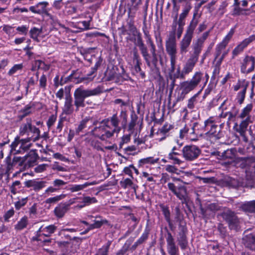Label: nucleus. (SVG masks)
Segmentation results:
<instances>
[{
  "instance_id": "1",
  "label": "nucleus",
  "mask_w": 255,
  "mask_h": 255,
  "mask_svg": "<svg viewBox=\"0 0 255 255\" xmlns=\"http://www.w3.org/2000/svg\"><path fill=\"white\" fill-rule=\"evenodd\" d=\"M19 134L21 135L26 134L30 136L20 140L15 139L12 142L11 150H15L16 153L27 150L31 146V144L29 143V141L30 140L34 141L39 139L40 130L37 128L32 125L31 121L29 120L26 123L21 125L19 128Z\"/></svg>"
},
{
  "instance_id": "2",
  "label": "nucleus",
  "mask_w": 255,
  "mask_h": 255,
  "mask_svg": "<svg viewBox=\"0 0 255 255\" xmlns=\"http://www.w3.org/2000/svg\"><path fill=\"white\" fill-rule=\"evenodd\" d=\"M194 18L195 15L188 26L183 38L180 42V52L181 54H184L187 52L188 48L191 42L194 31L197 25L198 21L195 20Z\"/></svg>"
},
{
  "instance_id": "3",
  "label": "nucleus",
  "mask_w": 255,
  "mask_h": 255,
  "mask_svg": "<svg viewBox=\"0 0 255 255\" xmlns=\"http://www.w3.org/2000/svg\"><path fill=\"white\" fill-rule=\"evenodd\" d=\"M96 202H97V200L95 197L84 196L83 197H77L70 199L67 202L64 203V204L66 205L68 209L72 205L76 204V205L73 207V209L74 210H80L85 206H89Z\"/></svg>"
},
{
  "instance_id": "4",
  "label": "nucleus",
  "mask_w": 255,
  "mask_h": 255,
  "mask_svg": "<svg viewBox=\"0 0 255 255\" xmlns=\"http://www.w3.org/2000/svg\"><path fill=\"white\" fill-rule=\"evenodd\" d=\"M92 132L94 135L102 140H106L114 135L116 132L108 125L103 121L100 126L96 127L92 130Z\"/></svg>"
},
{
  "instance_id": "5",
  "label": "nucleus",
  "mask_w": 255,
  "mask_h": 255,
  "mask_svg": "<svg viewBox=\"0 0 255 255\" xmlns=\"http://www.w3.org/2000/svg\"><path fill=\"white\" fill-rule=\"evenodd\" d=\"M57 227L55 224L49 225L47 226H42L36 232V236L33 237V240L37 241H42L45 243L51 242L50 239H45L42 240V236L49 237L53 234L57 230Z\"/></svg>"
},
{
  "instance_id": "6",
  "label": "nucleus",
  "mask_w": 255,
  "mask_h": 255,
  "mask_svg": "<svg viewBox=\"0 0 255 255\" xmlns=\"http://www.w3.org/2000/svg\"><path fill=\"white\" fill-rule=\"evenodd\" d=\"M218 126L216 125L212 118H210L205 121L204 131L206 137L211 140L220 138L219 132L217 130Z\"/></svg>"
},
{
  "instance_id": "7",
  "label": "nucleus",
  "mask_w": 255,
  "mask_h": 255,
  "mask_svg": "<svg viewBox=\"0 0 255 255\" xmlns=\"http://www.w3.org/2000/svg\"><path fill=\"white\" fill-rule=\"evenodd\" d=\"M198 60L197 55L191 56L187 61L184 65L181 72L180 71L179 68L177 70V74L176 76L177 78H184L185 75L191 72Z\"/></svg>"
},
{
  "instance_id": "8",
  "label": "nucleus",
  "mask_w": 255,
  "mask_h": 255,
  "mask_svg": "<svg viewBox=\"0 0 255 255\" xmlns=\"http://www.w3.org/2000/svg\"><path fill=\"white\" fill-rule=\"evenodd\" d=\"M182 152L183 157L186 160L192 161L198 157L201 150L197 146L192 145L185 146Z\"/></svg>"
},
{
  "instance_id": "9",
  "label": "nucleus",
  "mask_w": 255,
  "mask_h": 255,
  "mask_svg": "<svg viewBox=\"0 0 255 255\" xmlns=\"http://www.w3.org/2000/svg\"><path fill=\"white\" fill-rule=\"evenodd\" d=\"M166 50L170 57L171 68L174 69L177 59L176 43L174 38H170L166 41Z\"/></svg>"
},
{
  "instance_id": "10",
  "label": "nucleus",
  "mask_w": 255,
  "mask_h": 255,
  "mask_svg": "<svg viewBox=\"0 0 255 255\" xmlns=\"http://www.w3.org/2000/svg\"><path fill=\"white\" fill-rule=\"evenodd\" d=\"M6 163V172L9 174L15 168L19 170L25 169L23 164V160L21 157H14L12 162L10 161V157L8 156L5 159Z\"/></svg>"
},
{
  "instance_id": "11",
  "label": "nucleus",
  "mask_w": 255,
  "mask_h": 255,
  "mask_svg": "<svg viewBox=\"0 0 255 255\" xmlns=\"http://www.w3.org/2000/svg\"><path fill=\"white\" fill-rule=\"evenodd\" d=\"M255 58L251 56H247L241 63V71L243 73H249L255 69Z\"/></svg>"
},
{
  "instance_id": "12",
  "label": "nucleus",
  "mask_w": 255,
  "mask_h": 255,
  "mask_svg": "<svg viewBox=\"0 0 255 255\" xmlns=\"http://www.w3.org/2000/svg\"><path fill=\"white\" fill-rule=\"evenodd\" d=\"M221 216L229 224L231 229L236 227L238 220L235 213L231 210H228L221 214Z\"/></svg>"
},
{
  "instance_id": "13",
  "label": "nucleus",
  "mask_w": 255,
  "mask_h": 255,
  "mask_svg": "<svg viewBox=\"0 0 255 255\" xmlns=\"http://www.w3.org/2000/svg\"><path fill=\"white\" fill-rule=\"evenodd\" d=\"M166 242L167 250L169 255H178V249L176 246L174 239L170 232L167 233Z\"/></svg>"
},
{
  "instance_id": "14",
  "label": "nucleus",
  "mask_w": 255,
  "mask_h": 255,
  "mask_svg": "<svg viewBox=\"0 0 255 255\" xmlns=\"http://www.w3.org/2000/svg\"><path fill=\"white\" fill-rule=\"evenodd\" d=\"M37 157V154L35 151L30 150L27 155L21 157L24 167L27 168L33 166L36 161Z\"/></svg>"
},
{
  "instance_id": "15",
  "label": "nucleus",
  "mask_w": 255,
  "mask_h": 255,
  "mask_svg": "<svg viewBox=\"0 0 255 255\" xmlns=\"http://www.w3.org/2000/svg\"><path fill=\"white\" fill-rule=\"evenodd\" d=\"M255 39L254 36H251L249 37L244 39L237 46H236L232 52L233 58L237 56L239 53L243 51L244 49L252 41Z\"/></svg>"
},
{
  "instance_id": "16",
  "label": "nucleus",
  "mask_w": 255,
  "mask_h": 255,
  "mask_svg": "<svg viewBox=\"0 0 255 255\" xmlns=\"http://www.w3.org/2000/svg\"><path fill=\"white\" fill-rule=\"evenodd\" d=\"M168 189L171 190L180 200H183L185 198V193L186 192L185 188L184 186H179L176 188L175 185L173 183H168L167 184Z\"/></svg>"
},
{
  "instance_id": "17",
  "label": "nucleus",
  "mask_w": 255,
  "mask_h": 255,
  "mask_svg": "<svg viewBox=\"0 0 255 255\" xmlns=\"http://www.w3.org/2000/svg\"><path fill=\"white\" fill-rule=\"evenodd\" d=\"M102 93V90L99 87L92 91L86 90L83 87H80L75 91L74 96H94L100 94Z\"/></svg>"
},
{
  "instance_id": "18",
  "label": "nucleus",
  "mask_w": 255,
  "mask_h": 255,
  "mask_svg": "<svg viewBox=\"0 0 255 255\" xmlns=\"http://www.w3.org/2000/svg\"><path fill=\"white\" fill-rule=\"evenodd\" d=\"M88 218L92 219L94 218V217L93 216H89ZM95 218V219L93 221V223L89 225V227L88 228V231L100 228L103 226V225L107 224L108 223V221L106 219H102L100 216H96Z\"/></svg>"
},
{
  "instance_id": "19",
  "label": "nucleus",
  "mask_w": 255,
  "mask_h": 255,
  "mask_svg": "<svg viewBox=\"0 0 255 255\" xmlns=\"http://www.w3.org/2000/svg\"><path fill=\"white\" fill-rule=\"evenodd\" d=\"M207 76V79H205L202 72H196L190 81L196 88L201 83H203V85L205 86L208 81V76Z\"/></svg>"
},
{
  "instance_id": "20",
  "label": "nucleus",
  "mask_w": 255,
  "mask_h": 255,
  "mask_svg": "<svg viewBox=\"0 0 255 255\" xmlns=\"http://www.w3.org/2000/svg\"><path fill=\"white\" fill-rule=\"evenodd\" d=\"M249 83L246 80H240L238 83L234 86V90L239 91V96H245L246 91Z\"/></svg>"
},
{
  "instance_id": "21",
  "label": "nucleus",
  "mask_w": 255,
  "mask_h": 255,
  "mask_svg": "<svg viewBox=\"0 0 255 255\" xmlns=\"http://www.w3.org/2000/svg\"><path fill=\"white\" fill-rule=\"evenodd\" d=\"M48 5L47 1L40 2L29 7V10L34 13L41 14L46 11V7Z\"/></svg>"
},
{
  "instance_id": "22",
  "label": "nucleus",
  "mask_w": 255,
  "mask_h": 255,
  "mask_svg": "<svg viewBox=\"0 0 255 255\" xmlns=\"http://www.w3.org/2000/svg\"><path fill=\"white\" fill-rule=\"evenodd\" d=\"M107 125L113 129L116 132H119L120 130L119 125V120L116 115H114L110 119H108L107 120H103Z\"/></svg>"
},
{
  "instance_id": "23",
  "label": "nucleus",
  "mask_w": 255,
  "mask_h": 255,
  "mask_svg": "<svg viewBox=\"0 0 255 255\" xmlns=\"http://www.w3.org/2000/svg\"><path fill=\"white\" fill-rule=\"evenodd\" d=\"M46 182L43 180H29L27 182L26 186L31 187L35 191H38L46 186Z\"/></svg>"
},
{
  "instance_id": "24",
  "label": "nucleus",
  "mask_w": 255,
  "mask_h": 255,
  "mask_svg": "<svg viewBox=\"0 0 255 255\" xmlns=\"http://www.w3.org/2000/svg\"><path fill=\"white\" fill-rule=\"evenodd\" d=\"M159 160V158H154L152 156H149L146 158L140 159L138 161V166L139 167L143 168L147 164L154 165L157 163Z\"/></svg>"
},
{
  "instance_id": "25",
  "label": "nucleus",
  "mask_w": 255,
  "mask_h": 255,
  "mask_svg": "<svg viewBox=\"0 0 255 255\" xmlns=\"http://www.w3.org/2000/svg\"><path fill=\"white\" fill-rule=\"evenodd\" d=\"M180 86L182 94L184 95L188 94L190 91L196 88L190 81H186L181 83Z\"/></svg>"
},
{
  "instance_id": "26",
  "label": "nucleus",
  "mask_w": 255,
  "mask_h": 255,
  "mask_svg": "<svg viewBox=\"0 0 255 255\" xmlns=\"http://www.w3.org/2000/svg\"><path fill=\"white\" fill-rule=\"evenodd\" d=\"M68 208L64 203H60L56 206L54 210V215L58 218L63 217L68 211Z\"/></svg>"
},
{
  "instance_id": "27",
  "label": "nucleus",
  "mask_w": 255,
  "mask_h": 255,
  "mask_svg": "<svg viewBox=\"0 0 255 255\" xmlns=\"http://www.w3.org/2000/svg\"><path fill=\"white\" fill-rule=\"evenodd\" d=\"M173 128V126L169 124H165L160 128L158 130L159 133L162 134L163 136L160 138H158L159 141H162L165 139L167 133Z\"/></svg>"
},
{
  "instance_id": "28",
  "label": "nucleus",
  "mask_w": 255,
  "mask_h": 255,
  "mask_svg": "<svg viewBox=\"0 0 255 255\" xmlns=\"http://www.w3.org/2000/svg\"><path fill=\"white\" fill-rule=\"evenodd\" d=\"M95 184V182H87L83 184L72 185L69 187V190L72 192H76L83 190L89 186Z\"/></svg>"
},
{
  "instance_id": "29",
  "label": "nucleus",
  "mask_w": 255,
  "mask_h": 255,
  "mask_svg": "<svg viewBox=\"0 0 255 255\" xmlns=\"http://www.w3.org/2000/svg\"><path fill=\"white\" fill-rule=\"evenodd\" d=\"M245 245L250 249L255 251V235L250 234L244 239Z\"/></svg>"
},
{
  "instance_id": "30",
  "label": "nucleus",
  "mask_w": 255,
  "mask_h": 255,
  "mask_svg": "<svg viewBox=\"0 0 255 255\" xmlns=\"http://www.w3.org/2000/svg\"><path fill=\"white\" fill-rule=\"evenodd\" d=\"M159 206L161 209V211L164 216L165 220L168 223L169 226L171 227L172 223L170 219V212L168 207L162 204H160Z\"/></svg>"
},
{
  "instance_id": "31",
  "label": "nucleus",
  "mask_w": 255,
  "mask_h": 255,
  "mask_svg": "<svg viewBox=\"0 0 255 255\" xmlns=\"http://www.w3.org/2000/svg\"><path fill=\"white\" fill-rule=\"evenodd\" d=\"M178 244L182 250H185L188 245L186 236L184 232H180L177 239Z\"/></svg>"
},
{
  "instance_id": "32",
  "label": "nucleus",
  "mask_w": 255,
  "mask_h": 255,
  "mask_svg": "<svg viewBox=\"0 0 255 255\" xmlns=\"http://www.w3.org/2000/svg\"><path fill=\"white\" fill-rule=\"evenodd\" d=\"M71 97H66V100L63 110V114L66 115H70L73 112L72 105L71 104Z\"/></svg>"
},
{
  "instance_id": "33",
  "label": "nucleus",
  "mask_w": 255,
  "mask_h": 255,
  "mask_svg": "<svg viewBox=\"0 0 255 255\" xmlns=\"http://www.w3.org/2000/svg\"><path fill=\"white\" fill-rule=\"evenodd\" d=\"M28 223V220L27 217H22L14 226V229L16 231H21L26 228Z\"/></svg>"
},
{
  "instance_id": "34",
  "label": "nucleus",
  "mask_w": 255,
  "mask_h": 255,
  "mask_svg": "<svg viewBox=\"0 0 255 255\" xmlns=\"http://www.w3.org/2000/svg\"><path fill=\"white\" fill-rule=\"evenodd\" d=\"M67 81H70L76 83H79L82 82L84 80L89 79L90 80L93 79L91 78H82L79 79V77L77 75L76 72L73 71L71 74H70L67 78Z\"/></svg>"
},
{
  "instance_id": "35",
  "label": "nucleus",
  "mask_w": 255,
  "mask_h": 255,
  "mask_svg": "<svg viewBox=\"0 0 255 255\" xmlns=\"http://www.w3.org/2000/svg\"><path fill=\"white\" fill-rule=\"evenodd\" d=\"M243 210L248 212H255V201L248 202L242 205Z\"/></svg>"
},
{
  "instance_id": "36",
  "label": "nucleus",
  "mask_w": 255,
  "mask_h": 255,
  "mask_svg": "<svg viewBox=\"0 0 255 255\" xmlns=\"http://www.w3.org/2000/svg\"><path fill=\"white\" fill-rule=\"evenodd\" d=\"M250 120V117H248L245 120H243L240 124L239 128L237 129V131L239 132L241 135L243 134L246 132V129L249 124Z\"/></svg>"
},
{
  "instance_id": "37",
  "label": "nucleus",
  "mask_w": 255,
  "mask_h": 255,
  "mask_svg": "<svg viewBox=\"0 0 255 255\" xmlns=\"http://www.w3.org/2000/svg\"><path fill=\"white\" fill-rule=\"evenodd\" d=\"M30 37L34 40L39 42L38 36L42 33V28H37L36 27L32 28L30 31Z\"/></svg>"
},
{
  "instance_id": "38",
  "label": "nucleus",
  "mask_w": 255,
  "mask_h": 255,
  "mask_svg": "<svg viewBox=\"0 0 255 255\" xmlns=\"http://www.w3.org/2000/svg\"><path fill=\"white\" fill-rule=\"evenodd\" d=\"M196 126H197V124L194 123V126L190 129L187 127H185L184 128L181 129L180 130V137L181 138H183L185 134L188 132H189L190 134L194 133Z\"/></svg>"
},
{
  "instance_id": "39",
  "label": "nucleus",
  "mask_w": 255,
  "mask_h": 255,
  "mask_svg": "<svg viewBox=\"0 0 255 255\" xmlns=\"http://www.w3.org/2000/svg\"><path fill=\"white\" fill-rule=\"evenodd\" d=\"M65 197H66V195L62 194L59 195H57V196L53 197H50V198H47L45 202L47 204L55 203H56V202L60 201L61 200L63 199Z\"/></svg>"
},
{
  "instance_id": "40",
  "label": "nucleus",
  "mask_w": 255,
  "mask_h": 255,
  "mask_svg": "<svg viewBox=\"0 0 255 255\" xmlns=\"http://www.w3.org/2000/svg\"><path fill=\"white\" fill-rule=\"evenodd\" d=\"M120 185L122 187L126 189L128 187L134 188V184L130 178H126L121 181Z\"/></svg>"
},
{
  "instance_id": "41",
  "label": "nucleus",
  "mask_w": 255,
  "mask_h": 255,
  "mask_svg": "<svg viewBox=\"0 0 255 255\" xmlns=\"http://www.w3.org/2000/svg\"><path fill=\"white\" fill-rule=\"evenodd\" d=\"M142 177L146 179V183H151L153 184H155L156 180L154 179V176L156 177V175L150 174L146 172H142Z\"/></svg>"
},
{
  "instance_id": "42",
  "label": "nucleus",
  "mask_w": 255,
  "mask_h": 255,
  "mask_svg": "<svg viewBox=\"0 0 255 255\" xmlns=\"http://www.w3.org/2000/svg\"><path fill=\"white\" fill-rule=\"evenodd\" d=\"M253 109V106L252 104H248L247 106L243 109L241 114L239 116V117L241 119H244L246 117H249V115L250 112L252 111Z\"/></svg>"
},
{
  "instance_id": "43",
  "label": "nucleus",
  "mask_w": 255,
  "mask_h": 255,
  "mask_svg": "<svg viewBox=\"0 0 255 255\" xmlns=\"http://www.w3.org/2000/svg\"><path fill=\"white\" fill-rule=\"evenodd\" d=\"M71 89V87L70 86H65L63 88H61L58 91L56 96H69Z\"/></svg>"
},
{
  "instance_id": "44",
  "label": "nucleus",
  "mask_w": 255,
  "mask_h": 255,
  "mask_svg": "<svg viewBox=\"0 0 255 255\" xmlns=\"http://www.w3.org/2000/svg\"><path fill=\"white\" fill-rule=\"evenodd\" d=\"M179 100L180 99L177 97H168L167 101L168 107L170 109L174 108Z\"/></svg>"
},
{
  "instance_id": "45",
  "label": "nucleus",
  "mask_w": 255,
  "mask_h": 255,
  "mask_svg": "<svg viewBox=\"0 0 255 255\" xmlns=\"http://www.w3.org/2000/svg\"><path fill=\"white\" fill-rule=\"evenodd\" d=\"M111 242L109 241L106 245L103 246L99 250L96 255H107Z\"/></svg>"
},
{
  "instance_id": "46",
  "label": "nucleus",
  "mask_w": 255,
  "mask_h": 255,
  "mask_svg": "<svg viewBox=\"0 0 255 255\" xmlns=\"http://www.w3.org/2000/svg\"><path fill=\"white\" fill-rule=\"evenodd\" d=\"M89 120V119L86 117L80 122L78 128L76 129V132L77 134H79L81 131H82L83 129L86 127L87 123Z\"/></svg>"
},
{
  "instance_id": "47",
  "label": "nucleus",
  "mask_w": 255,
  "mask_h": 255,
  "mask_svg": "<svg viewBox=\"0 0 255 255\" xmlns=\"http://www.w3.org/2000/svg\"><path fill=\"white\" fill-rule=\"evenodd\" d=\"M23 66L22 64H18L14 65L8 72L9 75H12L16 73L17 71L21 70Z\"/></svg>"
},
{
  "instance_id": "48",
  "label": "nucleus",
  "mask_w": 255,
  "mask_h": 255,
  "mask_svg": "<svg viewBox=\"0 0 255 255\" xmlns=\"http://www.w3.org/2000/svg\"><path fill=\"white\" fill-rule=\"evenodd\" d=\"M235 156V150L233 149H227L223 153V156L225 158L233 159Z\"/></svg>"
},
{
  "instance_id": "49",
  "label": "nucleus",
  "mask_w": 255,
  "mask_h": 255,
  "mask_svg": "<svg viewBox=\"0 0 255 255\" xmlns=\"http://www.w3.org/2000/svg\"><path fill=\"white\" fill-rule=\"evenodd\" d=\"M149 231L147 230H144L141 237L136 241V244H141L148 238Z\"/></svg>"
},
{
  "instance_id": "50",
  "label": "nucleus",
  "mask_w": 255,
  "mask_h": 255,
  "mask_svg": "<svg viewBox=\"0 0 255 255\" xmlns=\"http://www.w3.org/2000/svg\"><path fill=\"white\" fill-rule=\"evenodd\" d=\"M85 97H75V104L77 107H84V98Z\"/></svg>"
},
{
  "instance_id": "51",
  "label": "nucleus",
  "mask_w": 255,
  "mask_h": 255,
  "mask_svg": "<svg viewBox=\"0 0 255 255\" xmlns=\"http://www.w3.org/2000/svg\"><path fill=\"white\" fill-rule=\"evenodd\" d=\"M168 157L169 159L173 160V163L175 164L180 165L183 163L181 160L179 159L175 156H174L173 153H169Z\"/></svg>"
},
{
  "instance_id": "52",
  "label": "nucleus",
  "mask_w": 255,
  "mask_h": 255,
  "mask_svg": "<svg viewBox=\"0 0 255 255\" xmlns=\"http://www.w3.org/2000/svg\"><path fill=\"white\" fill-rule=\"evenodd\" d=\"M20 113L21 114L20 117L22 118H24L31 113V107L30 106H26L24 109L21 110Z\"/></svg>"
},
{
  "instance_id": "53",
  "label": "nucleus",
  "mask_w": 255,
  "mask_h": 255,
  "mask_svg": "<svg viewBox=\"0 0 255 255\" xmlns=\"http://www.w3.org/2000/svg\"><path fill=\"white\" fill-rule=\"evenodd\" d=\"M140 51H141V54H142L143 57H144V60H145L146 62L147 63V64L148 66H149L150 63V56L148 54L147 48H145Z\"/></svg>"
},
{
  "instance_id": "54",
  "label": "nucleus",
  "mask_w": 255,
  "mask_h": 255,
  "mask_svg": "<svg viewBox=\"0 0 255 255\" xmlns=\"http://www.w3.org/2000/svg\"><path fill=\"white\" fill-rule=\"evenodd\" d=\"M136 35H137V36L136 44L139 47L140 50H141L146 48L145 46V45L142 40L140 33L139 32V33H137Z\"/></svg>"
},
{
  "instance_id": "55",
  "label": "nucleus",
  "mask_w": 255,
  "mask_h": 255,
  "mask_svg": "<svg viewBox=\"0 0 255 255\" xmlns=\"http://www.w3.org/2000/svg\"><path fill=\"white\" fill-rule=\"evenodd\" d=\"M65 184H66L65 182H64L62 180L59 179H55L53 182V185L54 187L55 188H59V189L60 188V187L61 186H64Z\"/></svg>"
},
{
  "instance_id": "56",
  "label": "nucleus",
  "mask_w": 255,
  "mask_h": 255,
  "mask_svg": "<svg viewBox=\"0 0 255 255\" xmlns=\"http://www.w3.org/2000/svg\"><path fill=\"white\" fill-rule=\"evenodd\" d=\"M235 32L234 28H231L227 35L224 37L223 39V41L228 44L231 39L233 37L234 33Z\"/></svg>"
},
{
  "instance_id": "57",
  "label": "nucleus",
  "mask_w": 255,
  "mask_h": 255,
  "mask_svg": "<svg viewBox=\"0 0 255 255\" xmlns=\"http://www.w3.org/2000/svg\"><path fill=\"white\" fill-rule=\"evenodd\" d=\"M190 9H191L190 6H187V7H186L185 8H184L183 9L182 12L180 14L179 20H181L184 19L186 17V16L188 15Z\"/></svg>"
},
{
  "instance_id": "58",
  "label": "nucleus",
  "mask_w": 255,
  "mask_h": 255,
  "mask_svg": "<svg viewBox=\"0 0 255 255\" xmlns=\"http://www.w3.org/2000/svg\"><path fill=\"white\" fill-rule=\"evenodd\" d=\"M28 27L26 25H21L16 28V30L21 34L26 35L28 31Z\"/></svg>"
},
{
  "instance_id": "59",
  "label": "nucleus",
  "mask_w": 255,
  "mask_h": 255,
  "mask_svg": "<svg viewBox=\"0 0 255 255\" xmlns=\"http://www.w3.org/2000/svg\"><path fill=\"white\" fill-rule=\"evenodd\" d=\"M59 190V188H55L54 187L50 186L48 187L44 192L45 196H49L51 193L55 192Z\"/></svg>"
},
{
  "instance_id": "60",
  "label": "nucleus",
  "mask_w": 255,
  "mask_h": 255,
  "mask_svg": "<svg viewBox=\"0 0 255 255\" xmlns=\"http://www.w3.org/2000/svg\"><path fill=\"white\" fill-rule=\"evenodd\" d=\"M165 169L166 171L171 173H176L178 171L177 168L172 165H166Z\"/></svg>"
},
{
  "instance_id": "61",
  "label": "nucleus",
  "mask_w": 255,
  "mask_h": 255,
  "mask_svg": "<svg viewBox=\"0 0 255 255\" xmlns=\"http://www.w3.org/2000/svg\"><path fill=\"white\" fill-rule=\"evenodd\" d=\"M196 104V97H192L188 102L187 107L190 109L194 108Z\"/></svg>"
},
{
  "instance_id": "62",
  "label": "nucleus",
  "mask_w": 255,
  "mask_h": 255,
  "mask_svg": "<svg viewBox=\"0 0 255 255\" xmlns=\"http://www.w3.org/2000/svg\"><path fill=\"white\" fill-rule=\"evenodd\" d=\"M26 203V199H22L15 203V207L16 209L19 210L22 206H24Z\"/></svg>"
},
{
  "instance_id": "63",
  "label": "nucleus",
  "mask_w": 255,
  "mask_h": 255,
  "mask_svg": "<svg viewBox=\"0 0 255 255\" xmlns=\"http://www.w3.org/2000/svg\"><path fill=\"white\" fill-rule=\"evenodd\" d=\"M202 44H200V42H198V41L195 43L194 45V55H197L198 56L199 53L201 51V47Z\"/></svg>"
},
{
  "instance_id": "64",
  "label": "nucleus",
  "mask_w": 255,
  "mask_h": 255,
  "mask_svg": "<svg viewBox=\"0 0 255 255\" xmlns=\"http://www.w3.org/2000/svg\"><path fill=\"white\" fill-rule=\"evenodd\" d=\"M227 44V43L222 40L221 42L217 45L216 49L218 52H220L223 49H225Z\"/></svg>"
}]
</instances>
